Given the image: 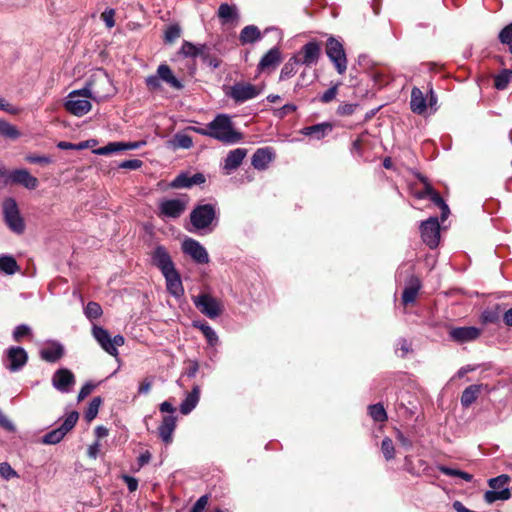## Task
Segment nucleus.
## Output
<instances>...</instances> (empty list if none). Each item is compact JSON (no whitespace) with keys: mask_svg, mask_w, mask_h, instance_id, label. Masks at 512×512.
I'll list each match as a JSON object with an SVG mask.
<instances>
[{"mask_svg":"<svg viewBox=\"0 0 512 512\" xmlns=\"http://www.w3.org/2000/svg\"><path fill=\"white\" fill-rule=\"evenodd\" d=\"M410 108L418 115L424 114L427 110V98L418 87H413L411 90Z\"/></svg>","mask_w":512,"mask_h":512,"instance_id":"25","label":"nucleus"},{"mask_svg":"<svg viewBox=\"0 0 512 512\" xmlns=\"http://www.w3.org/2000/svg\"><path fill=\"white\" fill-rule=\"evenodd\" d=\"M31 328L26 324H20L16 326L13 332V337L16 341H19L21 338L30 335Z\"/></svg>","mask_w":512,"mask_h":512,"instance_id":"56","label":"nucleus"},{"mask_svg":"<svg viewBox=\"0 0 512 512\" xmlns=\"http://www.w3.org/2000/svg\"><path fill=\"white\" fill-rule=\"evenodd\" d=\"M18 270V264L16 260L9 255H1L0 256V272L7 274V275H13Z\"/></svg>","mask_w":512,"mask_h":512,"instance_id":"38","label":"nucleus"},{"mask_svg":"<svg viewBox=\"0 0 512 512\" xmlns=\"http://www.w3.org/2000/svg\"><path fill=\"white\" fill-rule=\"evenodd\" d=\"M187 204V197L163 200L159 205V215L164 218H179L186 210Z\"/></svg>","mask_w":512,"mask_h":512,"instance_id":"10","label":"nucleus"},{"mask_svg":"<svg viewBox=\"0 0 512 512\" xmlns=\"http://www.w3.org/2000/svg\"><path fill=\"white\" fill-rule=\"evenodd\" d=\"M163 276L166 281L167 291L176 298L183 296L184 287L178 271L175 269L173 271L168 272L167 274H163Z\"/></svg>","mask_w":512,"mask_h":512,"instance_id":"21","label":"nucleus"},{"mask_svg":"<svg viewBox=\"0 0 512 512\" xmlns=\"http://www.w3.org/2000/svg\"><path fill=\"white\" fill-rule=\"evenodd\" d=\"M171 145L174 149H189L193 146V140L185 133H176L171 140Z\"/></svg>","mask_w":512,"mask_h":512,"instance_id":"40","label":"nucleus"},{"mask_svg":"<svg viewBox=\"0 0 512 512\" xmlns=\"http://www.w3.org/2000/svg\"><path fill=\"white\" fill-rule=\"evenodd\" d=\"M438 470L440 472H442L443 474L447 475V476L459 477V478L463 479L466 482H471L472 479H473V475L472 474H469L467 472H464V471H461V470H458V469H453V468H450V467H447V466H444V465H439L438 466Z\"/></svg>","mask_w":512,"mask_h":512,"instance_id":"42","label":"nucleus"},{"mask_svg":"<svg viewBox=\"0 0 512 512\" xmlns=\"http://www.w3.org/2000/svg\"><path fill=\"white\" fill-rule=\"evenodd\" d=\"M3 215L7 226L15 233L21 234L25 230V224L20 215L17 202L14 198H6L2 204Z\"/></svg>","mask_w":512,"mask_h":512,"instance_id":"6","label":"nucleus"},{"mask_svg":"<svg viewBox=\"0 0 512 512\" xmlns=\"http://www.w3.org/2000/svg\"><path fill=\"white\" fill-rule=\"evenodd\" d=\"M333 130V126L329 122H322L311 126L303 127L300 133L304 136L311 137L315 140H321Z\"/></svg>","mask_w":512,"mask_h":512,"instance_id":"20","label":"nucleus"},{"mask_svg":"<svg viewBox=\"0 0 512 512\" xmlns=\"http://www.w3.org/2000/svg\"><path fill=\"white\" fill-rule=\"evenodd\" d=\"M421 288V283L418 278L411 277L408 285L404 288L402 294V302L407 305L413 303L417 297V294Z\"/></svg>","mask_w":512,"mask_h":512,"instance_id":"30","label":"nucleus"},{"mask_svg":"<svg viewBox=\"0 0 512 512\" xmlns=\"http://www.w3.org/2000/svg\"><path fill=\"white\" fill-rule=\"evenodd\" d=\"M40 352H64V346L55 340H47L43 343Z\"/></svg>","mask_w":512,"mask_h":512,"instance_id":"53","label":"nucleus"},{"mask_svg":"<svg viewBox=\"0 0 512 512\" xmlns=\"http://www.w3.org/2000/svg\"><path fill=\"white\" fill-rule=\"evenodd\" d=\"M114 16H115V10L112 8H107V9H105L104 12H102L101 19L104 21L105 25L108 28L114 27V25H115Z\"/></svg>","mask_w":512,"mask_h":512,"instance_id":"57","label":"nucleus"},{"mask_svg":"<svg viewBox=\"0 0 512 512\" xmlns=\"http://www.w3.org/2000/svg\"><path fill=\"white\" fill-rule=\"evenodd\" d=\"M161 79L158 74L150 75L146 78L145 83L149 89L157 90L161 87Z\"/></svg>","mask_w":512,"mask_h":512,"instance_id":"63","label":"nucleus"},{"mask_svg":"<svg viewBox=\"0 0 512 512\" xmlns=\"http://www.w3.org/2000/svg\"><path fill=\"white\" fill-rule=\"evenodd\" d=\"M511 497L510 489L493 490L490 489L484 493V500L488 504L496 501H505Z\"/></svg>","mask_w":512,"mask_h":512,"instance_id":"35","label":"nucleus"},{"mask_svg":"<svg viewBox=\"0 0 512 512\" xmlns=\"http://www.w3.org/2000/svg\"><path fill=\"white\" fill-rule=\"evenodd\" d=\"M501 313V307L499 305H496L495 308H489L483 311L481 319L484 323H494L500 319Z\"/></svg>","mask_w":512,"mask_h":512,"instance_id":"47","label":"nucleus"},{"mask_svg":"<svg viewBox=\"0 0 512 512\" xmlns=\"http://www.w3.org/2000/svg\"><path fill=\"white\" fill-rule=\"evenodd\" d=\"M200 399V387L195 385L191 392H189L180 404V412L183 415H188L197 406Z\"/></svg>","mask_w":512,"mask_h":512,"instance_id":"27","label":"nucleus"},{"mask_svg":"<svg viewBox=\"0 0 512 512\" xmlns=\"http://www.w3.org/2000/svg\"><path fill=\"white\" fill-rule=\"evenodd\" d=\"M96 387L95 384L91 383V382H86L82 388L80 389L79 393H78V401H82L83 399H85L87 396H89L92 391L94 390V388Z\"/></svg>","mask_w":512,"mask_h":512,"instance_id":"60","label":"nucleus"},{"mask_svg":"<svg viewBox=\"0 0 512 512\" xmlns=\"http://www.w3.org/2000/svg\"><path fill=\"white\" fill-rule=\"evenodd\" d=\"M180 54L184 57H201L204 60H207L209 56V47L206 44L195 45L189 41H184L180 49Z\"/></svg>","mask_w":512,"mask_h":512,"instance_id":"23","label":"nucleus"},{"mask_svg":"<svg viewBox=\"0 0 512 512\" xmlns=\"http://www.w3.org/2000/svg\"><path fill=\"white\" fill-rule=\"evenodd\" d=\"M512 78L511 69H503L499 74L494 77V86L498 90H503L508 87V84Z\"/></svg>","mask_w":512,"mask_h":512,"instance_id":"41","label":"nucleus"},{"mask_svg":"<svg viewBox=\"0 0 512 512\" xmlns=\"http://www.w3.org/2000/svg\"><path fill=\"white\" fill-rule=\"evenodd\" d=\"M103 311L97 302L90 301L84 308V314L89 320L98 319L102 315Z\"/></svg>","mask_w":512,"mask_h":512,"instance_id":"45","label":"nucleus"},{"mask_svg":"<svg viewBox=\"0 0 512 512\" xmlns=\"http://www.w3.org/2000/svg\"><path fill=\"white\" fill-rule=\"evenodd\" d=\"M396 439L401 444V446L407 450L411 449L413 446L412 440L404 435L400 430H397L396 432Z\"/></svg>","mask_w":512,"mask_h":512,"instance_id":"64","label":"nucleus"},{"mask_svg":"<svg viewBox=\"0 0 512 512\" xmlns=\"http://www.w3.org/2000/svg\"><path fill=\"white\" fill-rule=\"evenodd\" d=\"M157 74L159 75L160 79L167 84H169L171 87L180 90L183 88V84L180 80H178L172 73V70L170 67L166 64H161L157 68Z\"/></svg>","mask_w":512,"mask_h":512,"instance_id":"31","label":"nucleus"},{"mask_svg":"<svg viewBox=\"0 0 512 512\" xmlns=\"http://www.w3.org/2000/svg\"><path fill=\"white\" fill-rule=\"evenodd\" d=\"M95 340L105 350V352H111V336L108 331L100 326H93L92 329Z\"/></svg>","mask_w":512,"mask_h":512,"instance_id":"33","label":"nucleus"},{"mask_svg":"<svg viewBox=\"0 0 512 512\" xmlns=\"http://www.w3.org/2000/svg\"><path fill=\"white\" fill-rule=\"evenodd\" d=\"M481 334V329L474 326L456 327L449 331L450 338L460 344L476 340Z\"/></svg>","mask_w":512,"mask_h":512,"instance_id":"14","label":"nucleus"},{"mask_svg":"<svg viewBox=\"0 0 512 512\" xmlns=\"http://www.w3.org/2000/svg\"><path fill=\"white\" fill-rule=\"evenodd\" d=\"M194 326L201 330L210 347L214 348L218 345L219 338L215 330L208 323L194 322Z\"/></svg>","mask_w":512,"mask_h":512,"instance_id":"34","label":"nucleus"},{"mask_svg":"<svg viewBox=\"0 0 512 512\" xmlns=\"http://www.w3.org/2000/svg\"><path fill=\"white\" fill-rule=\"evenodd\" d=\"M28 361V354H5L2 363L10 372L21 370Z\"/></svg>","mask_w":512,"mask_h":512,"instance_id":"26","label":"nucleus"},{"mask_svg":"<svg viewBox=\"0 0 512 512\" xmlns=\"http://www.w3.org/2000/svg\"><path fill=\"white\" fill-rule=\"evenodd\" d=\"M421 238L431 249L436 248L440 242V223L437 217H430L420 224Z\"/></svg>","mask_w":512,"mask_h":512,"instance_id":"9","label":"nucleus"},{"mask_svg":"<svg viewBox=\"0 0 512 512\" xmlns=\"http://www.w3.org/2000/svg\"><path fill=\"white\" fill-rule=\"evenodd\" d=\"M218 16L223 19L224 22L232 21L237 18V9L227 3H223L219 6Z\"/></svg>","mask_w":512,"mask_h":512,"instance_id":"44","label":"nucleus"},{"mask_svg":"<svg viewBox=\"0 0 512 512\" xmlns=\"http://www.w3.org/2000/svg\"><path fill=\"white\" fill-rule=\"evenodd\" d=\"M483 388V384H473L465 388L460 398L461 405L464 408L470 407L477 400Z\"/></svg>","mask_w":512,"mask_h":512,"instance_id":"29","label":"nucleus"},{"mask_svg":"<svg viewBox=\"0 0 512 512\" xmlns=\"http://www.w3.org/2000/svg\"><path fill=\"white\" fill-rule=\"evenodd\" d=\"M340 86V83H336L333 86H331L328 90H326L320 97L319 101H321L324 104L330 103L333 101L338 93V88Z\"/></svg>","mask_w":512,"mask_h":512,"instance_id":"52","label":"nucleus"},{"mask_svg":"<svg viewBox=\"0 0 512 512\" xmlns=\"http://www.w3.org/2000/svg\"><path fill=\"white\" fill-rule=\"evenodd\" d=\"M298 56L291 57L282 67L279 79L281 81L287 80L294 76L297 72L296 66L299 65Z\"/></svg>","mask_w":512,"mask_h":512,"instance_id":"39","label":"nucleus"},{"mask_svg":"<svg viewBox=\"0 0 512 512\" xmlns=\"http://www.w3.org/2000/svg\"><path fill=\"white\" fill-rule=\"evenodd\" d=\"M280 61L281 52L278 47H273L261 58L258 64V69L260 71H265L270 68H275Z\"/></svg>","mask_w":512,"mask_h":512,"instance_id":"28","label":"nucleus"},{"mask_svg":"<svg viewBox=\"0 0 512 512\" xmlns=\"http://www.w3.org/2000/svg\"><path fill=\"white\" fill-rule=\"evenodd\" d=\"M78 418V412H70L58 428L49 431L42 437V443L47 445L58 444L66 436V434L74 428Z\"/></svg>","mask_w":512,"mask_h":512,"instance_id":"8","label":"nucleus"},{"mask_svg":"<svg viewBox=\"0 0 512 512\" xmlns=\"http://www.w3.org/2000/svg\"><path fill=\"white\" fill-rule=\"evenodd\" d=\"M209 501L208 495H202L192 506L189 512H204Z\"/></svg>","mask_w":512,"mask_h":512,"instance_id":"58","label":"nucleus"},{"mask_svg":"<svg viewBox=\"0 0 512 512\" xmlns=\"http://www.w3.org/2000/svg\"><path fill=\"white\" fill-rule=\"evenodd\" d=\"M182 250L198 264H207L209 262L206 248L195 239H185L182 243Z\"/></svg>","mask_w":512,"mask_h":512,"instance_id":"12","label":"nucleus"},{"mask_svg":"<svg viewBox=\"0 0 512 512\" xmlns=\"http://www.w3.org/2000/svg\"><path fill=\"white\" fill-rule=\"evenodd\" d=\"M501 43L506 44L510 52H512V23L507 24L499 33Z\"/></svg>","mask_w":512,"mask_h":512,"instance_id":"50","label":"nucleus"},{"mask_svg":"<svg viewBox=\"0 0 512 512\" xmlns=\"http://www.w3.org/2000/svg\"><path fill=\"white\" fill-rule=\"evenodd\" d=\"M190 222L196 231L211 232L217 222L216 204H198L190 213Z\"/></svg>","mask_w":512,"mask_h":512,"instance_id":"3","label":"nucleus"},{"mask_svg":"<svg viewBox=\"0 0 512 512\" xmlns=\"http://www.w3.org/2000/svg\"><path fill=\"white\" fill-rule=\"evenodd\" d=\"M381 452L385 460L390 461L395 457V447L393 441L389 437H385L381 443Z\"/></svg>","mask_w":512,"mask_h":512,"instance_id":"49","label":"nucleus"},{"mask_svg":"<svg viewBox=\"0 0 512 512\" xmlns=\"http://www.w3.org/2000/svg\"><path fill=\"white\" fill-rule=\"evenodd\" d=\"M359 105L357 103H341L336 110L339 116H350L355 113Z\"/></svg>","mask_w":512,"mask_h":512,"instance_id":"51","label":"nucleus"},{"mask_svg":"<svg viewBox=\"0 0 512 512\" xmlns=\"http://www.w3.org/2000/svg\"><path fill=\"white\" fill-rule=\"evenodd\" d=\"M74 383V375L68 369H59L53 374L52 384L58 391L62 393L69 392Z\"/></svg>","mask_w":512,"mask_h":512,"instance_id":"17","label":"nucleus"},{"mask_svg":"<svg viewBox=\"0 0 512 512\" xmlns=\"http://www.w3.org/2000/svg\"><path fill=\"white\" fill-rule=\"evenodd\" d=\"M26 160L29 163H33V164H50V163H52L51 157L45 156V155H43V156L28 155L26 157Z\"/></svg>","mask_w":512,"mask_h":512,"instance_id":"62","label":"nucleus"},{"mask_svg":"<svg viewBox=\"0 0 512 512\" xmlns=\"http://www.w3.org/2000/svg\"><path fill=\"white\" fill-rule=\"evenodd\" d=\"M247 152L245 148H236L229 151L223 164V169L226 171V174H230L242 164Z\"/></svg>","mask_w":512,"mask_h":512,"instance_id":"19","label":"nucleus"},{"mask_svg":"<svg viewBox=\"0 0 512 512\" xmlns=\"http://www.w3.org/2000/svg\"><path fill=\"white\" fill-rule=\"evenodd\" d=\"M509 480H510V477L506 474H503L498 477L489 479L488 485L493 490L509 489L508 488Z\"/></svg>","mask_w":512,"mask_h":512,"instance_id":"48","label":"nucleus"},{"mask_svg":"<svg viewBox=\"0 0 512 512\" xmlns=\"http://www.w3.org/2000/svg\"><path fill=\"white\" fill-rule=\"evenodd\" d=\"M176 421L177 419L174 415H165L158 427L159 437L166 444H170L172 442L173 433L176 428Z\"/></svg>","mask_w":512,"mask_h":512,"instance_id":"22","label":"nucleus"},{"mask_svg":"<svg viewBox=\"0 0 512 512\" xmlns=\"http://www.w3.org/2000/svg\"><path fill=\"white\" fill-rule=\"evenodd\" d=\"M206 178L202 173H195L190 175L187 172H182L170 183V187L175 189L191 188L195 185H201L205 183Z\"/></svg>","mask_w":512,"mask_h":512,"instance_id":"15","label":"nucleus"},{"mask_svg":"<svg viewBox=\"0 0 512 512\" xmlns=\"http://www.w3.org/2000/svg\"><path fill=\"white\" fill-rule=\"evenodd\" d=\"M428 193H429V199L436 205L440 208L441 210V220L442 221H445L449 214H450V209L448 207V205L445 203V201L443 200V198L440 196V194L435 191V189H428Z\"/></svg>","mask_w":512,"mask_h":512,"instance_id":"36","label":"nucleus"},{"mask_svg":"<svg viewBox=\"0 0 512 512\" xmlns=\"http://www.w3.org/2000/svg\"><path fill=\"white\" fill-rule=\"evenodd\" d=\"M325 53L332 62L338 74L343 75L347 70V56L340 40L330 36L326 41Z\"/></svg>","mask_w":512,"mask_h":512,"instance_id":"4","label":"nucleus"},{"mask_svg":"<svg viewBox=\"0 0 512 512\" xmlns=\"http://www.w3.org/2000/svg\"><path fill=\"white\" fill-rule=\"evenodd\" d=\"M368 413L375 422H384L387 420V413L381 403L373 404L368 407Z\"/></svg>","mask_w":512,"mask_h":512,"instance_id":"43","label":"nucleus"},{"mask_svg":"<svg viewBox=\"0 0 512 512\" xmlns=\"http://www.w3.org/2000/svg\"><path fill=\"white\" fill-rule=\"evenodd\" d=\"M90 99L98 100V97L94 94L92 83L87 82L82 89L73 90L68 94L64 107L70 114L82 117L92 108Z\"/></svg>","mask_w":512,"mask_h":512,"instance_id":"1","label":"nucleus"},{"mask_svg":"<svg viewBox=\"0 0 512 512\" xmlns=\"http://www.w3.org/2000/svg\"><path fill=\"white\" fill-rule=\"evenodd\" d=\"M298 62L301 65L312 66L315 65L321 56V45L316 40L307 42L299 52Z\"/></svg>","mask_w":512,"mask_h":512,"instance_id":"13","label":"nucleus"},{"mask_svg":"<svg viewBox=\"0 0 512 512\" xmlns=\"http://www.w3.org/2000/svg\"><path fill=\"white\" fill-rule=\"evenodd\" d=\"M261 39V33L257 26L248 25L245 26L239 36V40L242 44H252Z\"/></svg>","mask_w":512,"mask_h":512,"instance_id":"32","label":"nucleus"},{"mask_svg":"<svg viewBox=\"0 0 512 512\" xmlns=\"http://www.w3.org/2000/svg\"><path fill=\"white\" fill-rule=\"evenodd\" d=\"M181 29L177 25H171L165 31V41L173 42L180 37Z\"/></svg>","mask_w":512,"mask_h":512,"instance_id":"54","label":"nucleus"},{"mask_svg":"<svg viewBox=\"0 0 512 512\" xmlns=\"http://www.w3.org/2000/svg\"><path fill=\"white\" fill-rule=\"evenodd\" d=\"M151 263L161 271L162 275L176 269L169 252L162 245H157L151 252Z\"/></svg>","mask_w":512,"mask_h":512,"instance_id":"11","label":"nucleus"},{"mask_svg":"<svg viewBox=\"0 0 512 512\" xmlns=\"http://www.w3.org/2000/svg\"><path fill=\"white\" fill-rule=\"evenodd\" d=\"M10 184H19L29 190H34L38 187V179L31 175L26 169H15L10 172Z\"/></svg>","mask_w":512,"mask_h":512,"instance_id":"16","label":"nucleus"},{"mask_svg":"<svg viewBox=\"0 0 512 512\" xmlns=\"http://www.w3.org/2000/svg\"><path fill=\"white\" fill-rule=\"evenodd\" d=\"M209 137L225 144H235L242 139V133L233 127L231 118L227 114H218L209 122Z\"/></svg>","mask_w":512,"mask_h":512,"instance_id":"2","label":"nucleus"},{"mask_svg":"<svg viewBox=\"0 0 512 512\" xmlns=\"http://www.w3.org/2000/svg\"><path fill=\"white\" fill-rule=\"evenodd\" d=\"M263 91V88L257 85H253L249 82H236L231 87L227 96L235 101L237 104L244 103L248 100L254 99L259 96Z\"/></svg>","mask_w":512,"mask_h":512,"instance_id":"7","label":"nucleus"},{"mask_svg":"<svg viewBox=\"0 0 512 512\" xmlns=\"http://www.w3.org/2000/svg\"><path fill=\"white\" fill-rule=\"evenodd\" d=\"M194 306L206 317L215 319L222 313L221 302L209 293H200L192 296Z\"/></svg>","mask_w":512,"mask_h":512,"instance_id":"5","label":"nucleus"},{"mask_svg":"<svg viewBox=\"0 0 512 512\" xmlns=\"http://www.w3.org/2000/svg\"><path fill=\"white\" fill-rule=\"evenodd\" d=\"M153 385V377H146L138 387V394L146 395L150 392L151 387Z\"/></svg>","mask_w":512,"mask_h":512,"instance_id":"61","label":"nucleus"},{"mask_svg":"<svg viewBox=\"0 0 512 512\" xmlns=\"http://www.w3.org/2000/svg\"><path fill=\"white\" fill-rule=\"evenodd\" d=\"M274 153L272 148L264 147L257 149L251 159L252 166L257 170H264L272 162Z\"/></svg>","mask_w":512,"mask_h":512,"instance_id":"24","label":"nucleus"},{"mask_svg":"<svg viewBox=\"0 0 512 512\" xmlns=\"http://www.w3.org/2000/svg\"><path fill=\"white\" fill-rule=\"evenodd\" d=\"M143 162L139 159H130L122 161L118 164V167L121 169H130V170H136L142 166Z\"/></svg>","mask_w":512,"mask_h":512,"instance_id":"59","label":"nucleus"},{"mask_svg":"<svg viewBox=\"0 0 512 512\" xmlns=\"http://www.w3.org/2000/svg\"><path fill=\"white\" fill-rule=\"evenodd\" d=\"M143 142H110L103 147L93 150L96 155H109L125 150H136L142 146Z\"/></svg>","mask_w":512,"mask_h":512,"instance_id":"18","label":"nucleus"},{"mask_svg":"<svg viewBox=\"0 0 512 512\" xmlns=\"http://www.w3.org/2000/svg\"><path fill=\"white\" fill-rule=\"evenodd\" d=\"M0 136L10 140H16L21 136V133L16 126L4 119H0Z\"/></svg>","mask_w":512,"mask_h":512,"instance_id":"37","label":"nucleus"},{"mask_svg":"<svg viewBox=\"0 0 512 512\" xmlns=\"http://www.w3.org/2000/svg\"><path fill=\"white\" fill-rule=\"evenodd\" d=\"M0 476L9 480L17 476L16 471L6 462L0 463Z\"/></svg>","mask_w":512,"mask_h":512,"instance_id":"55","label":"nucleus"},{"mask_svg":"<svg viewBox=\"0 0 512 512\" xmlns=\"http://www.w3.org/2000/svg\"><path fill=\"white\" fill-rule=\"evenodd\" d=\"M101 403L102 399L100 397H94L91 400L84 414L86 421L91 422L96 418Z\"/></svg>","mask_w":512,"mask_h":512,"instance_id":"46","label":"nucleus"}]
</instances>
